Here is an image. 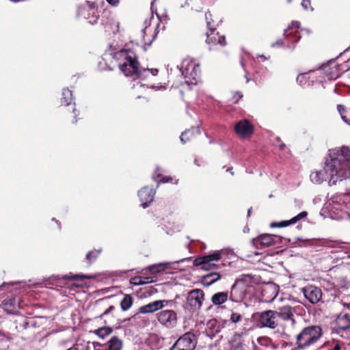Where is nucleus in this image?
Wrapping results in <instances>:
<instances>
[{
  "mask_svg": "<svg viewBox=\"0 0 350 350\" xmlns=\"http://www.w3.org/2000/svg\"><path fill=\"white\" fill-rule=\"evenodd\" d=\"M329 176L330 185H336L338 181L350 178V149L343 147L340 153L335 158L327 160L325 167L312 172L310 180L317 184L325 181Z\"/></svg>",
  "mask_w": 350,
  "mask_h": 350,
  "instance_id": "obj_1",
  "label": "nucleus"
},
{
  "mask_svg": "<svg viewBox=\"0 0 350 350\" xmlns=\"http://www.w3.org/2000/svg\"><path fill=\"white\" fill-rule=\"evenodd\" d=\"M322 336L319 326L311 325L304 328L296 336V345L299 349H305L316 342Z\"/></svg>",
  "mask_w": 350,
  "mask_h": 350,
  "instance_id": "obj_2",
  "label": "nucleus"
},
{
  "mask_svg": "<svg viewBox=\"0 0 350 350\" xmlns=\"http://www.w3.org/2000/svg\"><path fill=\"white\" fill-rule=\"evenodd\" d=\"M73 100L72 91L68 88L63 89L60 98L61 112L66 117L71 118L72 122H76L79 113H77V109L75 108V103H73Z\"/></svg>",
  "mask_w": 350,
  "mask_h": 350,
  "instance_id": "obj_3",
  "label": "nucleus"
},
{
  "mask_svg": "<svg viewBox=\"0 0 350 350\" xmlns=\"http://www.w3.org/2000/svg\"><path fill=\"white\" fill-rule=\"evenodd\" d=\"M196 344L197 338L196 335L189 332L181 336L170 350H194Z\"/></svg>",
  "mask_w": 350,
  "mask_h": 350,
  "instance_id": "obj_4",
  "label": "nucleus"
},
{
  "mask_svg": "<svg viewBox=\"0 0 350 350\" xmlns=\"http://www.w3.org/2000/svg\"><path fill=\"white\" fill-rule=\"evenodd\" d=\"M204 300V293L201 289H193L187 293V304L193 311H196L202 307Z\"/></svg>",
  "mask_w": 350,
  "mask_h": 350,
  "instance_id": "obj_5",
  "label": "nucleus"
},
{
  "mask_svg": "<svg viewBox=\"0 0 350 350\" xmlns=\"http://www.w3.org/2000/svg\"><path fill=\"white\" fill-rule=\"evenodd\" d=\"M157 320L162 325L172 328L177 324L178 314L174 310H163L157 314Z\"/></svg>",
  "mask_w": 350,
  "mask_h": 350,
  "instance_id": "obj_6",
  "label": "nucleus"
},
{
  "mask_svg": "<svg viewBox=\"0 0 350 350\" xmlns=\"http://www.w3.org/2000/svg\"><path fill=\"white\" fill-rule=\"evenodd\" d=\"M175 304L173 300H157L139 308L142 314L151 313L162 309L164 307H172Z\"/></svg>",
  "mask_w": 350,
  "mask_h": 350,
  "instance_id": "obj_7",
  "label": "nucleus"
},
{
  "mask_svg": "<svg viewBox=\"0 0 350 350\" xmlns=\"http://www.w3.org/2000/svg\"><path fill=\"white\" fill-rule=\"evenodd\" d=\"M206 42L209 46L210 50L216 49L218 45L224 46L226 45L225 36L215 33V29L206 32Z\"/></svg>",
  "mask_w": 350,
  "mask_h": 350,
  "instance_id": "obj_8",
  "label": "nucleus"
},
{
  "mask_svg": "<svg viewBox=\"0 0 350 350\" xmlns=\"http://www.w3.org/2000/svg\"><path fill=\"white\" fill-rule=\"evenodd\" d=\"M276 318V311L267 310L260 314L259 321L262 327L274 329L278 325Z\"/></svg>",
  "mask_w": 350,
  "mask_h": 350,
  "instance_id": "obj_9",
  "label": "nucleus"
},
{
  "mask_svg": "<svg viewBox=\"0 0 350 350\" xmlns=\"http://www.w3.org/2000/svg\"><path fill=\"white\" fill-rule=\"evenodd\" d=\"M234 131L240 137L247 138L252 135L254 127L248 120H243L235 125Z\"/></svg>",
  "mask_w": 350,
  "mask_h": 350,
  "instance_id": "obj_10",
  "label": "nucleus"
},
{
  "mask_svg": "<svg viewBox=\"0 0 350 350\" xmlns=\"http://www.w3.org/2000/svg\"><path fill=\"white\" fill-rule=\"evenodd\" d=\"M302 292L304 297L313 304L318 303L322 297L321 290L319 288L312 285L303 288Z\"/></svg>",
  "mask_w": 350,
  "mask_h": 350,
  "instance_id": "obj_11",
  "label": "nucleus"
},
{
  "mask_svg": "<svg viewBox=\"0 0 350 350\" xmlns=\"http://www.w3.org/2000/svg\"><path fill=\"white\" fill-rule=\"evenodd\" d=\"M221 258V253L220 251H216L213 254L206 255L204 259V270L211 271L219 268V265L215 262Z\"/></svg>",
  "mask_w": 350,
  "mask_h": 350,
  "instance_id": "obj_12",
  "label": "nucleus"
},
{
  "mask_svg": "<svg viewBox=\"0 0 350 350\" xmlns=\"http://www.w3.org/2000/svg\"><path fill=\"white\" fill-rule=\"evenodd\" d=\"M185 63L183 62L182 65V73L185 75V77H191L193 79H196L200 72V66L199 64H195L193 62H187L186 66H185Z\"/></svg>",
  "mask_w": 350,
  "mask_h": 350,
  "instance_id": "obj_13",
  "label": "nucleus"
},
{
  "mask_svg": "<svg viewBox=\"0 0 350 350\" xmlns=\"http://www.w3.org/2000/svg\"><path fill=\"white\" fill-rule=\"evenodd\" d=\"M154 195V190L149 187H144L138 192V196L144 208L147 207L148 204L153 201Z\"/></svg>",
  "mask_w": 350,
  "mask_h": 350,
  "instance_id": "obj_14",
  "label": "nucleus"
},
{
  "mask_svg": "<svg viewBox=\"0 0 350 350\" xmlns=\"http://www.w3.org/2000/svg\"><path fill=\"white\" fill-rule=\"evenodd\" d=\"M295 312V308L291 306L286 305L279 308L278 311H276L277 317H280L284 321L290 320L293 323L295 322L294 314Z\"/></svg>",
  "mask_w": 350,
  "mask_h": 350,
  "instance_id": "obj_15",
  "label": "nucleus"
},
{
  "mask_svg": "<svg viewBox=\"0 0 350 350\" xmlns=\"http://www.w3.org/2000/svg\"><path fill=\"white\" fill-rule=\"evenodd\" d=\"M307 215H308V213L306 211H302L300 213H299L297 215H296L295 217L291 219L290 220L282 221L280 222H273L271 224V227H278V228L286 227L291 224H294L297 223L300 219L306 217Z\"/></svg>",
  "mask_w": 350,
  "mask_h": 350,
  "instance_id": "obj_16",
  "label": "nucleus"
},
{
  "mask_svg": "<svg viewBox=\"0 0 350 350\" xmlns=\"http://www.w3.org/2000/svg\"><path fill=\"white\" fill-rule=\"evenodd\" d=\"M278 293V287L274 284H269L262 290V295L265 301L271 302L276 297Z\"/></svg>",
  "mask_w": 350,
  "mask_h": 350,
  "instance_id": "obj_17",
  "label": "nucleus"
},
{
  "mask_svg": "<svg viewBox=\"0 0 350 350\" xmlns=\"http://www.w3.org/2000/svg\"><path fill=\"white\" fill-rule=\"evenodd\" d=\"M254 245L260 244L264 247H269L274 244L273 236L269 234H264L252 239Z\"/></svg>",
  "mask_w": 350,
  "mask_h": 350,
  "instance_id": "obj_18",
  "label": "nucleus"
},
{
  "mask_svg": "<svg viewBox=\"0 0 350 350\" xmlns=\"http://www.w3.org/2000/svg\"><path fill=\"white\" fill-rule=\"evenodd\" d=\"M333 203L343 204L350 208V193L336 194L331 198Z\"/></svg>",
  "mask_w": 350,
  "mask_h": 350,
  "instance_id": "obj_19",
  "label": "nucleus"
},
{
  "mask_svg": "<svg viewBox=\"0 0 350 350\" xmlns=\"http://www.w3.org/2000/svg\"><path fill=\"white\" fill-rule=\"evenodd\" d=\"M125 63L129 66V69L132 72H135L136 75H139V64L135 55H126L124 57Z\"/></svg>",
  "mask_w": 350,
  "mask_h": 350,
  "instance_id": "obj_20",
  "label": "nucleus"
},
{
  "mask_svg": "<svg viewBox=\"0 0 350 350\" xmlns=\"http://www.w3.org/2000/svg\"><path fill=\"white\" fill-rule=\"evenodd\" d=\"M336 324L341 329L350 328V315L349 314H340L336 319Z\"/></svg>",
  "mask_w": 350,
  "mask_h": 350,
  "instance_id": "obj_21",
  "label": "nucleus"
},
{
  "mask_svg": "<svg viewBox=\"0 0 350 350\" xmlns=\"http://www.w3.org/2000/svg\"><path fill=\"white\" fill-rule=\"evenodd\" d=\"M221 278V275L217 272H211L203 276L202 282L206 286L212 285Z\"/></svg>",
  "mask_w": 350,
  "mask_h": 350,
  "instance_id": "obj_22",
  "label": "nucleus"
},
{
  "mask_svg": "<svg viewBox=\"0 0 350 350\" xmlns=\"http://www.w3.org/2000/svg\"><path fill=\"white\" fill-rule=\"evenodd\" d=\"M228 297L227 292H219L214 294L211 297V301L214 305H221L225 303Z\"/></svg>",
  "mask_w": 350,
  "mask_h": 350,
  "instance_id": "obj_23",
  "label": "nucleus"
},
{
  "mask_svg": "<svg viewBox=\"0 0 350 350\" xmlns=\"http://www.w3.org/2000/svg\"><path fill=\"white\" fill-rule=\"evenodd\" d=\"M108 344V350H121L122 347V342L117 336H113Z\"/></svg>",
  "mask_w": 350,
  "mask_h": 350,
  "instance_id": "obj_24",
  "label": "nucleus"
},
{
  "mask_svg": "<svg viewBox=\"0 0 350 350\" xmlns=\"http://www.w3.org/2000/svg\"><path fill=\"white\" fill-rule=\"evenodd\" d=\"M63 280H71L73 281V284L79 286L81 284L78 283V282H81L83 280L88 278L87 275H68L66 274L62 277Z\"/></svg>",
  "mask_w": 350,
  "mask_h": 350,
  "instance_id": "obj_25",
  "label": "nucleus"
},
{
  "mask_svg": "<svg viewBox=\"0 0 350 350\" xmlns=\"http://www.w3.org/2000/svg\"><path fill=\"white\" fill-rule=\"evenodd\" d=\"M169 267L168 263H159L149 266L147 269L152 273H157L165 271Z\"/></svg>",
  "mask_w": 350,
  "mask_h": 350,
  "instance_id": "obj_26",
  "label": "nucleus"
},
{
  "mask_svg": "<svg viewBox=\"0 0 350 350\" xmlns=\"http://www.w3.org/2000/svg\"><path fill=\"white\" fill-rule=\"evenodd\" d=\"M91 332L94 333L101 338H104L105 336L111 334L112 329L109 327H103L94 331H91Z\"/></svg>",
  "mask_w": 350,
  "mask_h": 350,
  "instance_id": "obj_27",
  "label": "nucleus"
},
{
  "mask_svg": "<svg viewBox=\"0 0 350 350\" xmlns=\"http://www.w3.org/2000/svg\"><path fill=\"white\" fill-rule=\"evenodd\" d=\"M133 304V298L130 295H126L122 300L120 305L123 310H127Z\"/></svg>",
  "mask_w": 350,
  "mask_h": 350,
  "instance_id": "obj_28",
  "label": "nucleus"
},
{
  "mask_svg": "<svg viewBox=\"0 0 350 350\" xmlns=\"http://www.w3.org/2000/svg\"><path fill=\"white\" fill-rule=\"evenodd\" d=\"M152 280H150L148 277H135L131 279V283L134 285H144L151 282Z\"/></svg>",
  "mask_w": 350,
  "mask_h": 350,
  "instance_id": "obj_29",
  "label": "nucleus"
},
{
  "mask_svg": "<svg viewBox=\"0 0 350 350\" xmlns=\"http://www.w3.org/2000/svg\"><path fill=\"white\" fill-rule=\"evenodd\" d=\"M92 14V20H89V23L93 24L94 23H96L98 18H99V14L97 12H96L95 10V5H94V3H92V4H90L89 3V14Z\"/></svg>",
  "mask_w": 350,
  "mask_h": 350,
  "instance_id": "obj_30",
  "label": "nucleus"
},
{
  "mask_svg": "<svg viewBox=\"0 0 350 350\" xmlns=\"http://www.w3.org/2000/svg\"><path fill=\"white\" fill-rule=\"evenodd\" d=\"M6 310H10V313H14L16 309V300L15 298L10 299L5 303Z\"/></svg>",
  "mask_w": 350,
  "mask_h": 350,
  "instance_id": "obj_31",
  "label": "nucleus"
},
{
  "mask_svg": "<svg viewBox=\"0 0 350 350\" xmlns=\"http://www.w3.org/2000/svg\"><path fill=\"white\" fill-rule=\"evenodd\" d=\"M193 136V131H187L182 133L180 135V141L182 143L185 144L187 142L191 140V137Z\"/></svg>",
  "mask_w": 350,
  "mask_h": 350,
  "instance_id": "obj_32",
  "label": "nucleus"
},
{
  "mask_svg": "<svg viewBox=\"0 0 350 350\" xmlns=\"http://www.w3.org/2000/svg\"><path fill=\"white\" fill-rule=\"evenodd\" d=\"M120 68L126 76H132L136 75L135 72H132L129 69V66L125 62L120 65Z\"/></svg>",
  "mask_w": 350,
  "mask_h": 350,
  "instance_id": "obj_33",
  "label": "nucleus"
},
{
  "mask_svg": "<svg viewBox=\"0 0 350 350\" xmlns=\"http://www.w3.org/2000/svg\"><path fill=\"white\" fill-rule=\"evenodd\" d=\"M205 18L206 21V25L208 28V30H213V29H215V27L213 25V21L212 19V14L209 12H206Z\"/></svg>",
  "mask_w": 350,
  "mask_h": 350,
  "instance_id": "obj_34",
  "label": "nucleus"
},
{
  "mask_svg": "<svg viewBox=\"0 0 350 350\" xmlns=\"http://www.w3.org/2000/svg\"><path fill=\"white\" fill-rule=\"evenodd\" d=\"M205 256L197 258L193 261L195 266H201L202 269H204Z\"/></svg>",
  "mask_w": 350,
  "mask_h": 350,
  "instance_id": "obj_35",
  "label": "nucleus"
},
{
  "mask_svg": "<svg viewBox=\"0 0 350 350\" xmlns=\"http://www.w3.org/2000/svg\"><path fill=\"white\" fill-rule=\"evenodd\" d=\"M237 287V282H235V283L232 286L231 291H230V299L232 301H234V300H235V299L237 298V294H236Z\"/></svg>",
  "mask_w": 350,
  "mask_h": 350,
  "instance_id": "obj_36",
  "label": "nucleus"
},
{
  "mask_svg": "<svg viewBox=\"0 0 350 350\" xmlns=\"http://www.w3.org/2000/svg\"><path fill=\"white\" fill-rule=\"evenodd\" d=\"M241 319L242 317L239 313L233 312L230 316V321L233 323H238L241 320Z\"/></svg>",
  "mask_w": 350,
  "mask_h": 350,
  "instance_id": "obj_37",
  "label": "nucleus"
},
{
  "mask_svg": "<svg viewBox=\"0 0 350 350\" xmlns=\"http://www.w3.org/2000/svg\"><path fill=\"white\" fill-rule=\"evenodd\" d=\"M337 109H338L339 113L340 114L342 119L346 122L347 121L346 117L343 115V113L345 112V106L342 105H338Z\"/></svg>",
  "mask_w": 350,
  "mask_h": 350,
  "instance_id": "obj_38",
  "label": "nucleus"
},
{
  "mask_svg": "<svg viewBox=\"0 0 350 350\" xmlns=\"http://www.w3.org/2000/svg\"><path fill=\"white\" fill-rule=\"evenodd\" d=\"M11 338H7V341L0 340V346L2 347L0 350H7L9 347L8 341H10Z\"/></svg>",
  "mask_w": 350,
  "mask_h": 350,
  "instance_id": "obj_39",
  "label": "nucleus"
},
{
  "mask_svg": "<svg viewBox=\"0 0 350 350\" xmlns=\"http://www.w3.org/2000/svg\"><path fill=\"white\" fill-rule=\"evenodd\" d=\"M85 5H79L77 8V16L79 17L80 16L84 14L85 13Z\"/></svg>",
  "mask_w": 350,
  "mask_h": 350,
  "instance_id": "obj_40",
  "label": "nucleus"
},
{
  "mask_svg": "<svg viewBox=\"0 0 350 350\" xmlns=\"http://www.w3.org/2000/svg\"><path fill=\"white\" fill-rule=\"evenodd\" d=\"M301 5L304 9H308L310 7V0H302Z\"/></svg>",
  "mask_w": 350,
  "mask_h": 350,
  "instance_id": "obj_41",
  "label": "nucleus"
},
{
  "mask_svg": "<svg viewBox=\"0 0 350 350\" xmlns=\"http://www.w3.org/2000/svg\"><path fill=\"white\" fill-rule=\"evenodd\" d=\"M106 1L112 6H116L120 2V0H106Z\"/></svg>",
  "mask_w": 350,
  "mask_h": 350,
  "instance_id": "obj_42",
  "label": "nucleus"
},
{
  "mask_svg": "<svg viewBox=\"0 0 350 350\" xmlns=\"http://www.w3.org/2000/svg\"><path fill=\"white\" fill-rule=\"evenodd\" d=\"M114 308L113 306H109L107 309L105 310L100 314V317H102L103 315L107 314L111 312Z\"/></svg>",
  "mask_w": 350,
  "mask_h": 350,
  "instance_id": "obj_43",
  "label": "nucleus"
},
{
  "mask_svg": "<svg viewBox=\"0 0 350 350\" xmlns=\"http://www.w3.org/2000/svg\"><path fill=\"white\" fill-rule=\"evenodd\" d=\"M97 255L96 254H94V252H89V256H88V258H89V260H94L96 258Z\"/></svg>",
  "mask_w": 350,
  "mask_h": 350,
  "instance_id": "obj_44",
  "label": "nucleus"
},
{
  "mask_svg": "<svg viewBox=\"0 0 350 350\" xmlns=\"http://www.w3.org/2000/svg\"><path fill=\"white\" fill-rule=\"evenodd\" d=\"M243 336V334H239V333H236L234 334V336H233V340H240L241 337Z\"/></svg>",
  "mask_w": 350,
  "mask_h": 350,
  "instance_id": "obj_45",
  "label": "nucleus"
},
{
  "mask_svg": "<svg viewBox=\"0 0 350 350\" xmlns=\"http://www.w3.org/2000/svg\"><path fill=\"white\" fill-rule=\"evenodd\" d=\"M191 259V257L185 258L182 260L176 261V262H185V261H189Z\"/></svg>",
  "mask_w": 350,
  "mask_h": 350,
  "instance_id": "obj_46",
  "label": "nucleus"
},
{
  "mask_svg": "<svg viewBox=\"0 0 350 350\" xmlns=\"http://www.w3.org/2000/svg\"><path fill=\"white\" fill-rule=\"evenodd\" d=\"M104 302H105L104 299H100L96 301V304L98 306H102L104 304Z\"/></svg>",
  "mask_w": 350,
  "mask_h": 350,
  "instance_id": "obj_47",
  "label": "nucleus"
},
{
  "mask_svg": "<svg viewBox=\"0 0 350 350\" xmlns=\"http://www.w3.org/2000/svg\"><path fill=\"white\" fill-rule=\"evenodd\" d=\"M333 350H340V346L338 344L336 345L334 347Z\"/></svg>",
  "mask_w": 350,
  "mask_h": 350,
  "instance_id": "obj_48",
  "label": "nucleus"
},
{
  "mask_svg": "<svg viewBox=\"0 0 350 350\" xmlns=\"http://www.w3.org/2000/svg\"><path fill=\"white\" fill-rule=\"evenodd\" d=\"M237 96H238V98L236 100L235 103L238 100L239 98L242 97V95H241L239 94H238Z\"/></svg>",
  "mask_w": 350,
  "mask_h": 350,
  "instance_id": "obj_49",
  "label": "nucleus"
},
{
  "mask_svg": "<svg viewBox=\"0 0 350 350\" xmlns=\"http://www.w3.org/2000/svg\"><path fill=\"white\" fill-rule=\"evenodd\" d=\"M345 306L349 310H350V303L345 304Z\"/></svg>",
  "mask_w": 350,
  "mask_h": 350,
  "instance_id": "obj_50",
  "label": "nucleus"
},
{
  "mask_svg": "<svg viewBox=\"0 0 350 350\" xmlns=\"http://www.w3.org/2000/svg\"><path fill=\"white\" fill-rule=\"evenodd\" d=\"M67 350H78V349L77 348H75V347H71V348H70V349H68Z\"/></svg>",
  "mask_w": 350,
  "mask_h": 350,
  "instance_id": "obj_51",
  "label": "nucleus"
},
{
  "mask_svg": "<svg viewBox=\"0 0 350 350\" xmlns=\"http://www.w3.org/2000/svg\"><path fill=\"white\" fill-rule=\"evenodd\" d=\"M122 53H125L126 55H129V52H128L127 51H122Z\"/></svg>",
  "mask_w": 350,
  "mask_h": 350,
  "instance_id": "obj_52",
  "label": "nucleus"
},
{
  "mask_svg": "<svg viewBox=\"0 0 350 350\" xmlns=\"http://www.w3.org/2000/svg\"><path fill=\"white\" fill-rule=\"evenodd\" d=\"M285 145L284 144H281L280 145V149H283L284 148Z\"/></svg>",
  "mask_w": 350,
  "mask_h": 350,
  "instance_id": "obj_53",
  "label": "nucleus"
},
{
  "mask_svg": "<svg viewBox=\"0 0 350 350\" xmlns=\"http://www.w3.org/2000/svg\"><path fill=\"white\" fill-rule=\"evenodd\" d=\"M241 344L240 342H239V343L237 344V347H241Z\"/></svg>",
  "mask_w": 350,
  "mask_h": 350,
  "instance_id": "obj_54",
  "label": "nucleus"
},
{
  "mask_svg": "<svg viewBox=\"0 0 350 350\" xmlns=\"http://www.w3.org/2000/svg\"><path fill=\"white\" fill-rule=\"evenodd\" d=\"M93 345H94V346L95 347V346H96V345H98V343H96V342H93Z\"/></svg>",
  "mask_w": 350,
  "mask_h": 350,
  "instance_id": "obj_55",
  "label": "nucleus"
},
{
  "mask_svg": "<svg viewBox=\"0 0 350 350\" xmlns=\"http://www.w3.org/2000/svg\"><path fill=\"white\" fill-rule=\"evenodd\" d=\"M172 180V178H167V180L166 181H169V180Z\"/></svg>",
  "mask_w": 350,
  "mask_h": 350,
  "instance_id": "obj_56",
  "label": "nucleus"
},
{
  "mask_svg": "<svg viewBox=\"0 0 350 350\" xmlns=\"http://www.w3.org/2000/svg\"><path fill=\"white\" fill-rule=\"evenodd\" d=\"M14 2H18L19 0H12Z\"/></svg>",
  "mask_w": 350,
  "mask_h": 350,
  "instance_id": "obj_57",
  "label": "nucleus"
},
{
  "mask_svg": "<svg viewBox=\"0 0 350 350\" xmlns=\"http://www.w3.org/2000/svg\"><path fill=\"white\" fill-rule=\"evenodd\" d=\"M101 250H99L97 251V253L99 254Z\"/></svg>",
  "mask_w": 350,
  "mask_h": 350,
  "instance_id": "obj_58",
  "label": "nucleus"
},
{
  "mask_svg": "<svg viewBox=\"0 0 350 350\" xmlns=\"http://www.w3.org/2000/svg\"><path fill=\"white\" fill-rule=\"evenodd\" d=\"M288 3H291L292 0H287Z\"/></svg>",
  "mask_w": 350,
  "mask_h": 350,
  "instance_id": "obj_59",
  "label": "nucleus"
},
{
  "mask_svg": "<svg viewBox=\"0 0 350 350\" xmlns=\"http://www.w3.org/2000/svg\"><path fill=\"white\" fill-rule=\"evenodd\" d=\"M250 213H251L250 209H249V210H248V214H249Z\"/></svg>",
  "mask_w": 350,
  "mask_h": 350,
  "instance_id": "obj_60",
  "label": "nucleus"
}]
</instances>
